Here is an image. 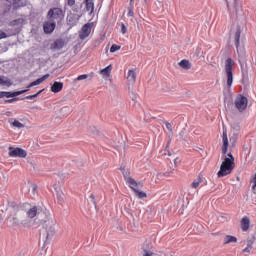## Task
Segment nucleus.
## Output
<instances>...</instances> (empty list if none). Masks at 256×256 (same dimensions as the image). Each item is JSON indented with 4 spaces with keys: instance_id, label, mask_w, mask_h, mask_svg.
<instances>
[{
    "instance_id": "f257e3e1",
    "label": "nucleus",
    "mask_w": 256,
    "mask_h": 256,
    "mask_svg": "<svg viewBox=\"0 0 256 256\" xmlns=\"http://www.w3.org/2000/svg\"><path fill=\"white\" fill-rule=\"evenodd\" d=\"M235 47L238 53V61L240 64V69L242 73V83H249V67L247 66V55L245 54V50L239 49V45H241V27L238 26L236 32L234 34Z\"/></svg>"
},
{
    "instance_id": "f03ea898",
    "label": "nucleus",
    "mask_w": 256,
    "mask_h": 256,
    "mask_svg": "<svg viewBox=\"0 0 256 256\" xmlns=\"http://www.w3.org/2000/svg\"><path fill=\"white\" fill-rule=\"evenodd\" d=\"M49 210L47 208H41L36 216V221H38L39 225H44L45 232L41 234L44 240V245H49L51 243V239L55 237V227L51 225L49 221Z\"/></svg>"
},
{
    "instance_id": "7ed1b4c3",
    "label": "nucleus",
    "mask_w": 256,
    "mask_h": 256,
    "mask_svg": "<svg viewBox=\"0 0 256 256\" xmlns=\"http://www.w3.org/2000/svg\"><path fill=\"white\" fill-rule=\"evenodd\" d=\"M234 169H235V161L224 158L220 166V170L217 173V176L219 178L227 177V175H231Z\"/></svg>"
},
{
    "instance_id": "20e7f679",
    "label": "nucleus",
    "mask_w": 256,
    "mask_h": 256,
    "mask_svg": "<svg viewBox=\"0 0 256 256\" xmlns=\"http://www.w3.org/2000/svg\"><path fill=\"white\" fill-rule=\"evenodd\" d=\"M47 17H49L52 22L56 21V23H61V21L65 19V12H63L62 8L54 7L48 11Z\"/></svg>"
},
{
    "instance_id": "39448f33",
    "label": "nucleus",
    "mask_w": 256,
    "mask_h": 256,
    "mask_svg": "<svg viewBox=\"0 0 256 256\" xmlns=\"http://www.w3.org/2000/svg\"><path fill=\"white\" fill-rule=\"evenodd\" d=\"M233 65H235L233 58H227L225 60L224 71L226 73L228 87L233 85Z\"/></svg>"
},
{
    "instance_id": "423d86ee",
    "label": "nucleus",
    "mask_w": 256,
    "mask_h": 256,
    "mask_svg": "<svg viewBox=\"0 0 256 256\" xmlns=\"http://www.w3.org/2000/svg\"><path fill=\"white\" fill-rule=\"evenodd\" d=\"M248 103H249V100L247 99V97L243 96L242 94L237 95L234 101V105L240 113H243V111L247 109Z\"/></svg>"
},
{
    "instance_id": "0eeeda50",
    "label": "nucleus",
    "mask_w": 256,
    "mask_h": 256,
    "mask_svg": "<svg viewBox=\"0 0 256 256\" xmlns=\"http://www.w3.org/2000/svg\"><path fill=\"white\" fill-rule=\"evenodd\" d=\"M10 157H20V159H25L27 157V151L23 148H9Z\"/></svg>"
},
{
    "instance_id": "6e6552de",
    "label": "nucleus",
    "mask_w": 256,
    "mask_h": 256,
    "mask_svg": "<svg viewBox=\"0 0 256 256\" xmlns=\"http://www.w3.org/2000/svg\"><path fill=\"white\" fill-rule=\"evenodd\" d=\"M55 27H57V22L47 21L43 24V31L46 35H51L55 31Z\"/></svg>"
},
{
    "instance_id": "1a4fd4ad",
    "label": "nucleus",
    "mask_w": 256,
    "mask_h": 256,
    "mask_svg": "<svg viewBox=\"0 0 256 256\" xmlns=\"http://www.w3.org/2000/svg\"><path fill=\"white\" fill-rule=\"evenodd\" d=\"M222 141H223L222 153L223 155H227V151L229 149V138L227 137V128H223Z\"/></svg>"
},
{
    "instance_id": "9d476101",
    "label": "nucleus",
    "mask_w": 256,
    "mask_h": 256,
    "mask_svg": "<svg viewBox=\"0 0 256 256\" xmlns=\"http://www.w3.org/2000/svg\"><path fill=\"white\" fill-rule=\"evenodd\" d=\"M119 169L121 170V173L127 185H129L130 183H135V179L131 177V172L128 169H125V167L123 166H121Z\"/></svg>"
},
{
    "instance_id": "9b49d317",
    "label": "nucleus",
    "mask_w": 256,
    "mask_h": 256,
    "mask_svg": "<svg viewBox=\"0 0 256 256\" xmlns=\"http://www.w3.org/2000/svg\"><path fill=\"white\" fill-rule=\"evenodd\" d=\"M39 211H41V207L32 206L30 209H28L26 215L29 219H35V217H37L39 214Z\"/></svg>"
},
{
    "instance_id": "f8f14e48",
    "label": "nucleus",
    "mask_w": 256,
    "mask_h": 256,
    "mask_svg": "<svg viewBox=\"0 0 256 256\" xmlns=\"http://www.w3.org/2000/svg\"><path fill=\"white\" fill-rule=\"evenodd\" d=\"M63 47H65V40L63 39H56L50 46V48L54 49V51H61Z\"/></svg>"
},
{
    "instance_id": "ddd939ff",
    "label": "nucleus",
    "mask_w": 256,
    "mask_h": 256,
    "mask_svg": "<svg viewBox=\"0 0 256 256\" xmlns=\"http://www.w3.org/2000/svg\"><path fill=\"white\" fill-rule=\"evenodd\" d=\"M91 23H87L82 27V34H80V39H85L91 35Z\"/></svg>"
},
{
    "instance_id": "4468645a",
    "label": "nucleus",
    "mask_w": 256,
    "mask_h": 256,
    "mask_svg": "<svg viewBox=\"0 0 256 256\" xmlns=\"http://www.w3.org/2000/svg\"><path fill=\"white\" fill-rule=\"evenodd\" d=\"M50 75L49 74H45L44 76H42L41 78H38L37 80L31 82L28 86L27 89H31V87H36V85H41V83H43V81H46V79H49Z\"/></svg>"
},
{
    "instance_id": "2eb2a0df",
    "label": "nucleus",
    "mask_w": 256,
    "mask_h": 256,
    "mask_svg": "<svg viewBox=\"0 0 256 256\" xmlns=\"http://www.w3.org/2000/svg\"><path fill=\"white\" fill-rule=\"evenodd\" d=\"M27 91H29V89L20 90V91H15V92H7V91H5V97H6L7 99L13 97V99H14V98L19 97V95H23V93H27Z\"/></svg>"
},
{
    "instance_id": "dca6fc26",
    "label": "nucleus",
    "mask_w": 256,
    "mask_h": 256,
    "mask_svg": "<svg viewBox=\"0 0 256 256\" xmlns=\"http://www.w3.org/2000/svg\"><path fill=\"white\" fill-rule=\"evenodd\" d=\"M250 225H251V220L249 219V217L244 216L241 220L242 231H249Z\"/></svg>"
},
{
    "instance_id": "f3484780",
    "label": "nucleus",
    "mask_w": 256,
    "mask_h": 256,
    "mask_svg": "<svg viewBox=\"0 0 256 256\" xmlns=\"http://www.w3.org/2000/svg\"><path fill=\"white\" fill-rule=\"evenodd\" d=\"M52 93H60V91H63V82H54L51 86Z\"/></svg>"
},
{
    "instance_id": "a211bd4d",
    "label": "nucleus",
    "mask_w": 256,
    "mask_h": 256,
    "mask_svg": "<svg viewBox=\"0 0 256 256\" xmlns=\"http://www.w3.org/2000/svg\"><path fill=\"white\" fill-rule=\"evenodd\" d=\"M128 186L130 187V189H132V191H135V189H143V181L137 182L134 179V183H130L128 184Z\"/></svg>"
},
{
    "instance_id": "6ab92c4d",
    "label": "nucleus",
    "mask_w": 256,
    "mask_h": 256,
    "mask_svg": "<svg viewBox=\"0 0 256 256\" xmlns=\"http://www.w3.org/2000/svg\"><path fill=\"white\" fill-rule=\"evenodd\" d=\"M202 181H203V174H199L198 177L191 184L192 189H197V187L201 185Z\"/></svg>"
},
{
    "instance_id": "aec40b11",
    "label": "nucleus",
    "mask_w": 256,
    "mask_h": 256,
    "mask_svg": "<svg viewBox=\"0 0 256 256\" xmlns=\"http://www.w3.org/2000/svg\"><path fill=\"white\" fill-rule=\"evenodd\" d=\"M142 256H155V253L149 250V244H144L142 246Z\"/></svg>"
},
{
    "instance_id": "412c9836",
    "label": "nucleus",
    "mask_w": 256,
    "mask_h": 256,
    "mask_svg": "<svg viewBox=\"0 0 256 256\" xmlns=\"http://www.w3.org/2000/svg\"><path fill=\"white\" fill-rule=\"evenodd\" d=\"M179 65L182 69H186V71H188V69H191V62H189V60L187 59H183L179 62Z\"/></svg>"
},
{
    "instance_id": "4be33fe9",
    "label": "nucleus",
    "mask_w": 256,
    "mask_h": 256,
    "mask_svg": "<svg viewBox=\"0 0 256 256\" xmlns=\"http://www.w3.org/2000/svg\"><path fill=\"white\" fill-rule=\"evenodd\" d=\"M127 79H128V81H131L132 83H135V81H137V73H135V70L128 71Z\"/></svg>"
},
{
    "instance_id": "5701e85b",
    "label": "nucleus",
    "mask_w": 256,
    "mask_h": 256,
    "mask_svg": "<svg viewBox=\"0 0 256 256\" xmlns=\"http://www.w3.org/2000/svg\"><path fill=\"white\" fill-rule=\"evenodd\" d=\"M229 243H237V237L226 235L224 238V245H229Z\"/></svg>"
},
{
    "instance_id": "b1692460",
    "label": "nucleus",
    "mask_w": 256,
    "mask_h": 256,
    "mask_svg": "<svg viewBox=\"0 0 256 256\" xmlns=\"http://www.w3.org/2000/svg\"><path fill=\"white\" fill-rule=\"evenodd\" d=\"M85 5H86V11H91V13H93V11H95V3H93V0H85Z\"/></svg>"
},
{
    "instance_id": "393cba45",
    "label": "nucleus",
    "mask_w": 256,
    "mask_h": 256,
    "mask_svg": "<svg viewBox=\"0 0 256 256\" xmlns=\"http://www.w3.org/2000/svg\"><path fill=\"white\" fill-rule=\"evenodd\" d=\"M113 70V66L110 64L104 69L101 70L102 75L109 77L111 75V71Z\"/></svg>"
},
{
    "instance_id": "a878e982",
    "label": "nucleus",
    "mask_w": 256,
    "mask_h": 256,
    "mask_svg": "<svg viewBox=\"0 0 256 256\" xmlns=\"http://www.w3.org/2000/svg\"><path fill=\"white\" fill-rule=\"evenodd\" d=\"M0 85H6V87H11L13 83L11 82V80H9V78L5 79V76H0Z\"/></svg>"
},
{
    "instance_id": "bb28decb",
    "label": "nucleus",
    "mask_w": 256,
    "mask_h": 256,
    "mask_svg": "<svg viewBox=\"0 0 256 256\" xmlns=\"http://www.w3.org/2000/svg\"><path fill=\"white\" fill-rule=\"evenodd\" d=\"M60 113L63 115V117H68L71 115V108L69 106H64L61 108Z\"/></svg>"
},
{
    "instance_id": "cd10ccee",
    "label": "nucleus",
    "mask_w": 256,
    "mask_h": 256,
    "mask_svg": "<svg viewBox=\"0 0 256 256\" xmlns=\"http://www.w3.org/2000/svg\"><path fill=\"white\" fill-rule=\"evenodd\" d=\"M135 195L138 197V199H145L147 197V193L139 190V189H134L133 190Z\"/></svg>"
},
{
    "instance_id": "c85d7f7f",
    "label": "nucleus",
    "mask_w": 256,
    "mask_h": 256,
    "mask_svg": "<svg viewBox=\"0 0 256 256\" xmlns=\"http://www.w3.org/2000/svg\"><path fill=\"white\" fill-rule=\"evenodd\" d=\"M43 91H45V89H42L40 91H38L36 94L33 95H28L22 99H36V97H39L41 93H43Z\"/></svg>"
},
{
    "instance_id": "c756f323",
    "label": "nucleus",
    "mask_w": 256,
    "mask_h": 256,
    "mask_svg": "<svg viewBox=\"0 0 256 256\" xmlns=\"http://www.w3.org/2000/svg\"><path fill=\"white\" fill-rule=\"evenodd\" d=\"M180 141H187V130L184 129L179 133Z\"/></svg>"
},
{
    "instance_id": "7c9ffc66",
    "label": "nucleus",
    "mask_w": 256,
    "mask_h": 256,
    "mask_svg": "<svg viewBox=\"0 0 256 256\" xmlns=\"http://www.w3.org/2000/svg\"><path fill=\"white\" fill-rule=\"evenodd\" d=\"M56 199L60 205H63L65 203V198H63V194L57 192Z\"/></svg>"
},
{
    "instance_id": "2f4dec72",
    "label": "nucleus",
    "mask_w": 256,
    "mask_h": 256,
    "mask_svg": "<svg viewBox=\"0 0 256 256\" xmlns=\"http://www.w3.org/2000/svg\"><path fill=\"white\" fill-rule=\"evenodd\" d=\"M127 9H128L127 17H135V12L133 11L134 5H129Z\"/></svg>"
},
{
    "instance_id": "473e14b6",
    "label": "nucleus",
    "mask_w": 256,
    "mask_h": 256,
    "mask_svg": "<svg viewBox=\"0 0 256 256\" xmlns=\"http://www.w3.org/2000/svg\"><path fill=\"white\" fill-rule=\"evenodd\" d=\"M253 243H255V236L248 238L246 245L247 247H250L251 249H253Z\"/></svg>"
},
{
    "instance_id": "72a5a7b5",
    "label": "nucleus",
    "mask_w": 256,
    "mask_h": 256,
    "mask_svg": "<svg viewBox=\"0 0 256 256\" xmlns=\"http://www.w3.org/2000/svg\"><path fill=\"white\" fill-rule=\"evenodd\" d=\"M13 127H17L18 129H22V127H25L23 123L19 122V120H14L12 123Z\"/></svg>"
},
{
    "instance_id": "f704fd0d",
    "label": "nucleus",
    "mask_w": 256,
    "mask_h": 256,
    "mask_svg": "<svg viewBox=\"0 0 256 256\" xmlns=\"http://www.w3.org/2000/svg\"><path fill=\"white\" fill-rule=\"evenodd\" d=\"M119 49H121V46L113 44L110 48V53H115L116 51H119Z\"/></svg>"
},
{
    "instance_id": "c9c22d12",
    "label": "nucleus",
    "mask_w": 256,
    "mask_h": 256,
    "mask_svg": "<svg viewBox=\"0 0 256 256\" xmlns=\"http://www.w3.org/2000/svg\"><path fill=\"white\" fill-rule=\"evenodd\" d=\"M85 79H89V74H82L76 78V81H83Z\"/></svg>"
},
{
    "instance_id": "e433bc0d",
    "label": "nucleus",
    "mask_w": 256,
    "mask_h": 256,
    "mask_svg": "<svg viewBox=\"0 0 256 256\" xmlns=\"http://www.w3.org/2000/svg\"><path fill=\"white\" fill-rule=\"evenodd\" d=\"M89 199L91 200V203H93L95 209H97V201H95V194H90Z\"/></svg>"
},
{
    "instance_id": "4c0bfd02",
    "label": "nucleus",
    "mask_w": 256,
    "mask_h": 256,
    "mask_svg": "<svg viewBox=\"0 0 256 256\" xmlns=\"http://www.w3.org/2000/svg\"><path fill=\"white\" fill-rule=\"evenodd\" d=\"M166 129L170 132L173 133V126L169 122H165Z\"/></svg>"
},
{
    "instance_id": "58836bf2",
    "label": "nucleus",
    "mask_w": 256,
    "mask_h": 256,
    "mask_svg": "<svg viewBox=\"0 0 256 256\" xmlns=\"http://www.w3.org/2000/svg\"><path fill=\"white\" fill-rule=\"evenodd\" d=\"M121 33L123 35H125V33H127V26H125L124 23H121Z\"/></svg>"
},
{
    "instance_id": "ea45409f",
    "label": "nucleus",
    "mask_w": 256,
    "mask_h": 256,
    "mask_svg": "<svg viewBox=\"0 0 256 256\" xmlns=\"http://www.w3.org/2000/svg\"><path fill=\"white\" fill-rule=\"evenodd\" d=\"M65 1H66L65 5H68V7H73V5H75V0H65Z\"/></svg>"
},
{
    "instance_id": "a19ab883",
    "label": "nucleus",
    "mask_w": 256,
    "mask_h": 256,
    "mask_svg": "<svg viewBox=\"0 0 256 256\" xmlns=\"http://www.w3.org/2000/svg\"><path fill=\"white\" fill-rule=\"evenodd\" d=\"M67 21L68 23H70V25H75V20L73 19V16H68Z\"/></svg>"
},
{
    "instance_id": "79ce46f5",
    "label": "nucleus",
    "mask_w": 256,
    "mask_h": 256,
    "mask_svg": "<svg viewBox=\"0 0 256 256\" xmlns=\"http://www.w3.org/2000/svg\"><path fill=\"white\" fill-rule=\"evenodd\" d=\"M15 101H19V98H12L8 100H4V103H15Z\"/></svg>"
},
{
    "instance_id": "37998d69",
    "label": "nucleus",
    "mask_w": 256,
    "mask_h": 256,
    "mask_svg": "<svg viewBox=\"0 0 256 256\" xmlns=\"http://www.w3.org/2000/svg\"><path fill=\"white\" fill-rule=\"evenodd\" d=\"M224 159H230L231 161H235V157H233V153L229 152L227 154V157H225Z\"/></svg>"
},
{
    "instance_id": "c03bdc74",
    "label": "nucleus",
    "mask_w": 256,
    "mask_h": 256,
    "mask_svg": "<svg viewBox=\"0 0 256 256\" xmlns=\"http://www.w3.org/2000/svg\"><path fill=\"white\" fill-rule=\"evenodd\" d=\"M251 249L253 248L246 246V248L242 250V253H251Z\"/></svg>"
},
{
    "instance_id": "a18cd8bd",
    "label": "nucleus",
    "mask_w": 256,
    "mask_h": 256,
    "mask_svg": "<svg viewBox=\"0 0 256 256\" xmlns=\"http://www.w3.org/2000/svg\"><path fill=\"white\" fill-rule=\"evenodd\" d=\"M0 39H7V33L0 31Z\"/></svg>"
},
{
    "instance_id": "49530a36",
    "label": "nucleus",
    "mask_w": 256,
    "mask_h": 256,
    "mask_svg": "<svg viewBox=\"0 0 256 256\" xmlns=\"http://www.w3.org/2000/svg\"><path fill=\"white\" fill-rule=\"evenodd\" d=\"M130 95H131L132 101H137V95H135V93L132 92Z\"/></svg>"
},
{
    "instance_id": "de8ad7c7",
    "label": "nucleus",
    "mask_w": 256,
    "mask_h": 256,
    "mask_svg": "<svg viewBox=\"0 0 256 256\" xmlns=\"http://www.w3.org/2000/svg\"><path fill=\"white\" fill-rule=\"evenodd\" d=\"M226 2V7L228 11H231V5L229 4V0H225Z\"/></svg>"
},
{
    "instance_id": "09e8293b",
    "label": "nucleus",
    "mask_w": 256,
    "mask_h": 256,
    "mask_svg": "<svg viewBox=\"0 0 256 256\" xmlns=\"http://www.w3.org/2000/svg\"><path fill=\"white\" fill-rule=\"evenodd\" d=\"M5 97V91H0V99H3Z\"/></svg>"
},
{
    "instance_id": "8fccbe9b",
    "label": "nucleus",
    "mask_w": 256,
    "mask_h": 256,
    "mask_svg": "<svg viewBox=\"0 0 256 256\" xmlns=\"http://www.w3.org/2000/svg\"><path fill=\"white\" fill-rule=\"evenodd\" d=\"M252 190L254 191V193H256V180H254V185L252 186Z\"/></svg>"
},
{
    "instance_id": "3c124183",
    "label": "nucleus",
    "mask_w": 256,
    "mask_h": 256,
    "mask_svg": "<svg viewBox=\"0 0 256 256\" xmlns=\"http://www.w3.org/2000/svg\"><path fill=\"white\" fill-rule=\"evenodd\" d=\"M129 5H135V0H130V4Z\"/></svg>"
},
{
    "instance_id": "603ef678",
    "label": "nucleus",
    "mask_w": 256,
    "mask_h": 256,
    "mask_svg": "<svg viewBox=\"0 0 256 256\" xmlns=\"http://www.w3.org/2000/svg\"><path fill=\"white\" fill-rule=\"evenodd\" d=\"M6 1H8V3H13V0H6Z\"/></svg>"
},
{
    "instance_id": "864d4df0",
    "label": "nucleus",
    "mask_w": 256,
    "mask_h": 256,
    "mask_svg": "<svg viewBox=\"0 0 256 256\" xmlns=\"http://www.w3.org/2000/svg\"><path fill=\"white\" fill-rule=\"evenodd\" d=\"M234 3H237V0H234Z\"/></svg>"
},
{
    "instance_id": "5fc2aeb1",
    "label": "nucleus",
    "mask_w": 256,
    "mask_h": 256,
    "mask_svg": "<svg viewBox=\"0 0 256 256\" xmlns=\"http://www.w3.org/2000/svg\"><path fill=\"white\" fill-rule=\"evenodd\" d=\"M145 1V3H147V0H144Z\"/></svg>"
}]
</instances>
